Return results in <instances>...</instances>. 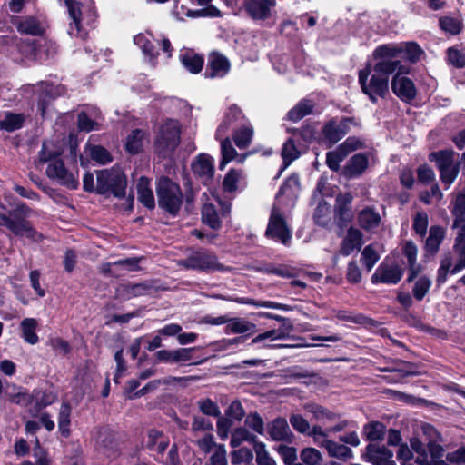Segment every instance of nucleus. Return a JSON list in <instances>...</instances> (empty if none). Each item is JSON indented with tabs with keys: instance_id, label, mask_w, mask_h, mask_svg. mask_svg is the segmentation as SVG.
Instances as JSON below:
<instances>
[{
	"instance_id": "603ef678",
	"label": "nucleus",
	"mask_w": 465,
	"mask_h": 465,
	"mask_svg": "<svg viewBox=\"0 0 465 465\" xmlns=\"http://www.w3.org/2000/svg\"><path fill=\"white\" fill-rule=\"evenodd\" d=\"M134 42L135 45L141 46L143 54L147 55L150 60H153L158 55L153 44L147 40L143 35L140 34L135 35Z\"/></svg>"
},
{
	"instance_id": "dca6fc26",
	"label": "nucleus",
	"mask_w": 465,
	"mask_h": 465,
	"mask_svg": "<svg viewBox=\"0 0 465 465\" xmlns=\"http://www.w3.org/2000/svg\"><path fill=\"white\" fill-rule=\"evenodd\" d=\"M402 275L403 271L399 265H390L382 262L372 274L371 280L374 284L379 282L385 284H397L402 278Z\"/></svg>"
},
{
	"instance_id": "5fc2aeb1",
	"label": "nucleus",
	"mask_w": 465,
	"mask_h": 465,
	"mask_svg": "<svg viewBox=\"0 0 465 465\" xmlns=\"http://www.w3.org/2000/svg\"><path fill=\"white\" fill-rule=\"evenodd\" d=\"M64 2L68 9L69 15L75 25V29L79 32L82 20L81 5L79 2L74 0H64Z\"/></svg>"
},
{
	"instance_id": "052dcab7",
	"label": "nucleus",
	"mask_w": 465,
	"mask_h": 465,
	"mask_svg": "<svg viewBox=\"0 0 465 465\" xmlns=\"http://www.w3.org/2000/svg\"><path fill=\"white\" fill-rule=\"evenodd\" d=\"M431 282L427 277H420L414 284L412 292L416 300L421 301L428 293Z\"/></svg>"
},
{
	"instance_id": "39448f33",
	"label": "nucleus",
	"mask_w": 465,
	"mask_h": 465,
	"mask_svg": "<svg viewBox=\"0 0 465 465\" xmlns=\"http://www.w3.org/2000/svg\"><path fill=\"white\" fill-rule=\"evenodd\" d=\"M158 205L172 216H176L183 203L180 186L168 177H162L156 188Z\"/></svg>"
},
{
	"instance_id": "6ab92c4d",
	"label": "nucleus",
	"mask_w": 465,
	"mask_h": 465,
	"mask_svg": "<svg viewBox=\"0 0 465 465\" xmlns=\"http://www.w3.org/2000/svg\"><path fill=\"white\" fill-rule=\"evenodd\" d=\"M56 395L47 391H34L31 394V406L28 412L32 417H37L40 411L56 401Z\"/></svg>"
},
{
	"instance_id": "680f3d73",
	"label": "nucleus",
	"mask_w": 465,
	"mask_h": 465,
	"mask_svg": "<svg viewBox=\"0 0 465 465\" xmlns=\"http://www.w3.org/2000/svg\"><path fill=\"white\" fill-rule=\"evenodd\" d=\"M241 173L237 170L231 169L225 175L223 187L225 192L232 193L237 190V183L239 182Z\"/></svg>"
},
{
	"instance_id": "8fccbe9b",
	"label": "nucleus",
	"mask_w": 465,
	"mask_h": 465,
	"mask_svg": "<svg viewBox=\"0 0 465 465\" xmlns=\"http://www.w3.org/2000/svg\"><path fill=\"white\" fill-rule=\"evenodd\" d=\"M256 437L251 434L245 428H237L232 433L230 444L232 448L239 447L243 441L255 442Z\"/></svg>"
},
{
	"instance_id": "423d86ee",
	"label": "nucleus",
	"mask_w": 465,
	"mask_h": 465,
	"mask_svg": "<svg viewBox=\"0 0 465 465\" xmlns=\"http://www.w3.org/2000/svg\"><path fill=\"white\" fill-rule=\"evenodd\" d=\"M455 155L453 150H440L429 154V160L436 163L440 180L447 187L454 182L460 172V162L455 161Z\"/></svg>"
},
{
	"instance_id": "f3484780",
	"label": "nucleus",
	"mask_w": 465,
	"mask_h": 465,
	"mask_svg": "<svg viewBox=\"0 0 465 465\" xmlns=\"http://www.w3.org/2000/svg\"><path fill=\"white\" fill-rule=\"evenodd\" d=\"M192 170L203 183L209 184L214 175L213 159L207 153H200L192 163Z\"/></svg>"
},
{
	"instance_id": "864d4df0",
	"label": "nucleus",
	"mask_w": 465,
	"mask_h": 465,
	"mask_svg": "<svg viewBox=\"0 0 465 465\" xmlns=\"http://www.w3.org/2000/svg\"><path fill=\"white\" fill-rule=\"evenodd\" d=\"M256 454L257 465H276L275 460L270 457L266 450L265 444L262 442H256L253 446Z\"/></svg>"
},
{
	"instance_id": "ddd939ff",
	"label": "nucleus",
	"mask_w": 465,
	"mask_h": 465,
	"mask_svg": "<svg viewBox=\"0 0 465 465\" xmlns=\"http://www.w3.org/2000/svg\"><path fill=\"white\" fill-rule=\"evenodd\" d=\"M155 290L153 284L148 281L138 283H122L115 289V297L123 301H128L133 298L151 294Z\"/></svg>"
},
{
	"instance_id": "6e6d98bb",
	"label": "nucleus",
	"mask_w": 465,
	"mask_h": 465,
	"mask_svg": "<svg viewBox=\"0 0 465 465\" xmlns=\"http://www.w3.org/2000/svg\"><path fill=\"white\" fill-rule=\"evenodd\" d=\"M300 155L299 151L297 150L294 141L292 139H288L283 144L282 150V156L285 165H289L293 160L298 158Z\"/></svg>"
},
{
	"instance_id": "20e7f679",
	"label": "nucleus",
	"mask_w": 465,
	"mask_h": 465,
	"mask_svg": "<svg viewBox=\"0 0 465 465\" xmlns=\"http://www.w3.org/2000/svg\"><path fill=\"white\" fill-rule=\"evenodd\" d=\"M126 176L119 168L104 169L96 173L98 194H113L116 198H124L126 194Z\"/></svg>"
},
{
	"instance_id": "13d9d810",
	"label": "nucleus",
	"mask_w": 465,
	"mask_h": 465,
	"mask_svg": "<svg viewBox=\"0 0 465 465\" xmlns=\"http://www.w3.org/2000/svg\"><path fill=\"white\" fill-rule=\"evenodd\" d=\"M197 405L201 412L204 415L215 418L220 417L221 415V411L218 405L209 398L200 400L197 401Z\"/></svg>"
},
{
	"instance_id": "f704fd0d",
	"label": "nucleus",
	"mask_w": 465,
	"mask_h": 465,
	"mask_svg": "<svg viewBox=\"0 0 465 465\" xmlns=\"http://www.w3.org/2000/svg\"><path fill=\"white\" fill-rule=\"evenodd\" d=\"M202 221L213 230L222 226L221 220L215 206L213 203H205L202 208Z\"/></svg>"
},
{
	"instance_id": "a878e982",
	"label": "nucleus",
	"mask_w": 465,
	"mask_h": 465,
	"mask_svg": "<svg viewBox=\"0 0 465 465\" xmlns=\"http://www.w3.org/2000/svg\"><path fill=\"white\" fill-rule=\"evenodd\" d=\"M391 48H400L401 52L397 54L396 57H393L392 60H400V58L404 57L411 61V63L417 62L421 54H423L422 49L419 46L418 44L414 42H408L401 45H389Z\"/></svg>"
},
{
	"instance_id": "393cba45",
	"label": "nucleus",
	"mask_w": 465,
	"mask_h": 465,
	"mask_svg": "<svg viewBox=\"0 0 465 465\" xmlns=\"http://www.w3.org/2000/svg\"><path fill=\"white\" fill-rule=\"evenodd\" d=\"M369 160L364 153L354 154L344 168V174L349 178L358 177L368 168Z\"/></svg>"
},
{
	"instance_id": "412c9836",
	"label": "nucleus",
	"mask_w": 465,
	"mask_h": 465,
	"mask_svg": "<svg viewBox=\"0 0 465 465\" xmlns=\"http://www.w3.org/2000/svg\"><path fill=\"white\" fill-rule=\"evenodd\" d=\"M392 452L384 446L378 444H369L366 447L365 457L368 461L374 465H391L393 464Z\"/></svg>"
},
{
	"instance_id": "7c9ffc66",
	"label": "nucleus",
	"mask_w": 465,
	"mask_h": 465,
	"mask_svg": "<svg viewBox=\"0 0 465 465\" xmlns=\"http://www.w3.org/2000/svg\"><path fill=\"white\" fill-rule=\"evenodd\" d=\"M25 122L24 114L7 112L3 119H0V130L11 133L20 129Z\"/></svg>"
},
{
	"instance_id": "3c124183",
	"label": "nucleus",
	"mask_w": 465,
	"mask_h": 465,
	"mask_svg": "<svg viewBox=\"0 0 465 465\" xmlns=\"http://www.w3.org/2000/svg\"><path fill=\"white\" fill-rule=\"evenodd\" d=\"M300 457L304 465H320L322 461V453L315 448L303 449Z\"/></svg>"
},
{
	"instance_id": "cd10ccee",
	"label": "nucleus",
	"mask_w": 465,
	"mask_h": 465,
	"mask_svg": "<svg viewBox=\"0 0 465 465\" xmlns=\"http://www.w3.org/2000/svg\"><path fill=\"white\" fill-rule=\"evenodd\" d=\"M138 200L148 209L155 207L154 196L150 188V182L145 177H141L137 183Z\"/></svg>"
},
{
	"instance_id": "e433bc0d",
	"label": "nucleus",
	"mask_w": 465,
	"mask_h": 465,
	"mask_svg": "<svg viewBox=\"0 0 465 465\" xmlns=\"http://www.w3.org/2000/svg\"><path fill=\"white\" fill-rule=\"evenodd\" d=\"M22 337L29 344H35L38 342V336L35 333L37 328V321L34 318H25L20 324Z\"/></svg>"
},
{
	"instance_id": "f257e3e1",
	"label": "nucleus",
	"mask_w": 465,
	"mask_h": 465,
	"mask_svg": "<svg viewBox=\"0 0 465 465\" xmlns=\"http://www.w3.org/2000/svg\"><path fill=\"white\" fill-rule=\"evenodd\" d=\"M401 52L400 48H391L381 45L373 52V57L380 59L373 67L367 64L364 69L359 71V84L363 94L369 96L372 103L378 98H384L389 93V77L396 70H401V60H392Z\"/></svg>"
},
{
	"instance_id": "9d476101",
	"label": "nucleus",
	"mask_w": 465,
	"mask_h": 465,
	"mask_svg": "<svg viewBox=\"0 0 465 465\" xmlns=\"http://www.w3.org/2000/svg\"><path fill=\"white\" fill-rule=\"evenodd\" d=\"M352 122V118L343 117L341 120L331 119L325 123L322 130L324 143L329 147L337 143L349 132L350 124Z\"/></svg>"
},
{
	"instance_id": "09e8293b",
	"label": "nucleus",
	"mask_w": 465,
	"mask_h": 465,
	"mask_svg": "<svg viewBox=\"0 0 465 465\" xmlns=\"http://www.w3.org/2000/svg\"><path fill=\"white\" fill-rule=\"evenodd\" d=\"M363 431L369 440H381L384 437L385 426L381 422H371L364 426Z\"/></svg>"
},
{
	"instance_id": "473e14b6",
	"label": "nucleus",
	"mask_w": 465,
	"mask_h": 465,
	"mask_svg": "<svg viewBox=\"0 0 465 465\" xmlns=\"http://www.w3.org/2000/svg\"><path fill=\"white\" fill-rule=\"evenodd\" d=\"M256 325L242 318H231L229 324L226 326V332L232 333H255Z\"/></svg>"
},
{
	"instance_id": "6e6552de",
	"label": "nucleus",
	"mask_w": 465,
	"mask_h": 465,
	"mask_svg": "<svg viewBox=\"0 0 465 465\" xmlns=\"http://www.w3.org/2000/svg\"><path fill=\"white\" fill-rule=\"evenodd\" d=\"M265 236L284 245H289L291 242L292 232L281 210L276 206H273L272 209Z\"/></svg>"
},
{
	"instance_id": "a18cd8bd",
	"label": "nucleus",
	"mask_w": 465,
	"mask_h": 465,
	"mask_svg": "<svg viewBox=\"0 0 465 465\" xmlns=\"http://www.w3.org/2000/svg\"><path fill=\"white\" fill-rule=\"evenodd\" d=\"M439 25L441 30L453 35H459L463 27L461 20L451 16L440 17L439 20Z\"/></svg>"
},
{
	"instance_id": "58836bf2",
	"label": "nucleus",
	"mask_w": 465,
	"mask_h": 465,
	"mask_svg": "<svg viewBox=\"0 0 465 465\" xmlns=\"http://www.w3.org/2000/svg\"><path fill=\"white\" fill-rule=\"evenodd\" d=\"M383 371L387 372H399L402 377L406 376H418L420 375V371H418L417 365L404 361H399L393 367L384 368Z\"/></svg>"
},
{
	"instance_id": "aec40b11",
	"label": "nucleus",
	"mask_w": 465,
	"mask_h": 465,
	"mask_svg": "<svg viewBox=\"0 0 465 465\" xmlns=\"http://www.w3.org/2000/svg\"><path fill=\"white\" fill-rule=\"evenodd\" d=\"M170 439L163 431L150 430L144 441V447L151 452L163 456L164 451L169 447Z\"/></svg>"
},
{
	"instance_id": "4c0bfd02",
	"label": "nucleus",
	"mask_w": 465,
	"mask_h": 465,
	"mask_svg": "<svg viewBox=\"0 0 465 465\" xmlns=\"http://www.w3.org/2000/svg\"><path fill=\"white\" fill-rule=\"evenodd\" d=\"M145 133L141 129H134L126 138L125 148L132 154L141 152L143 145Z\"/></svg>"
},
{
	"instance_id": "69168bd1",
	"label": "nucleus",
	"mask_w": 465,
	"mask_h": 465,
	"mask_svg": "<svg viewBox=\"0 0 465 465\" xmlns=\"http://www.w3.org/2000/svg\"><path fill=\"white\" fill-rule=\"evenodd\" d=\"M278 453L281 455L283 462L286 465H293L296 464L297 460V450L294 447L287 446V445H280L277 448Z\"/></svg>"
},
{
	"instance_id": "a19ab883",
	"label": "nucleus",
	"mask_w": 465,
	"mask_h": 465,
	"mask_svg": "<svg viewBox=\"0 0 465 465\" xmlns=\"http://www.w3.org/2000/svg\"><path fill=\"white\" fill-rule=\"evenodd\" d=\"M86 150L89 152L92 160L97 162L100 164H106L113 161L111 153L101 145H94L88 143Z\"/></svg>"
},
{
	"instance_id": "5701e85b",
	"label": "nucleus",
	"mask_w": 465,
	"mask_h": 465,
	"mask_svg": "<svg viewBox=\"0 0 465 465\" xmlns=\"http://www.w3.org/2000/svg\"><path fill=\"white\" fill-rule=\"evenodd\" d=\"M381 222V214L374 207H365L358 213L357 223L361 229L367 232L377 229Z\"/></svg>"
},
{
	"instance_id": "79ce46f5",
	"label": "nucleus",
	"mask_w": 465,
	"mask_h": 465,
	"mask_svg": "<svg viewBox=\"0 0 465 465\" xmlns=\"http://www.w3.org/2000/svg\"><path fill=\"white\" fill-rule=\"evenodd\" d=\"M451 213L455 217L453 227H459L461 223L465 222V192L457 194Z\"/></svg>"
},
{
	"instance_id": "774afa93",
	"label": "nucleus",
	"mask_w": 465,
	"mask_h": 465,
	"mask_svg": "<svg viewBox=\"0 0 465 465\" xmlns=\"http://www.w3.org/2000/svg\"><path fill=\"white\" fill-rule=\"evenodd\" d=\"M206 465H227L226 450L223 445L217 446Z\"/></svg>"
},
{
	"instance_id": "c756f323",
	"label": "nucleus",
	"mask_w": 465,
	"mask_h": 465,
	"mask_svg": "<svg viewBox=\"0 0 465 465\" xmlns=\"http://www.w3.org/2000/svg\"><path fill=\"white\" fill-rule=\"evenodd\" d=\"M242 112L236 105H232L228 112L225 114V116L223 122L220 124L216 130V138L222 136L226 131L229 129L230 125L234 122L239 121L243 118Z\"/></svg>"
},
{
	"instance_id": "c9c22d12",
	"label": "nucleus",
	"mask_w": 465,
	"mask_h": 465,
	"mask_svg": "<svg viewBox=\"0 0 465 465\" xmlns=\"http://www.w3.org/2000/svg\"><path fill=\"white\" fill-rule=\"evenodd\" d=\"M180 60L190 73L198 74L202 71L203 66V57L200 54L187 52L181 54Z\"/></svg>"
},
{
	"instance_id": "338daca9",
	"label": "nucleus",
	"mask_w": 465,
	"mask_h": 465,
	"mask_svg": "<svg viewBox=\"0 0 465 465\" xmlns=\"http://www.w3.org/2000/svg\"><path fill=\"white\" fill-rule=\"evenodd\" d=\"M245 424L259 434L264 433V421L257 413H250L245 419Z\"/></svg>"
},
{
	"instance_id": "0e129e2a",
	"label": "nucleus",
	"mask_w": 465,
	"mask_h": 465,
	"mask_svg": "<svg viewBox=\"0 0 465 465\" xmlns=\"http://www.w3.org/2000/svg\"><path fill=\"white\" fill-rule=\"evenodd\" d=\"M290 423L292 427L299 433L306 434L310 430L309 421L301 414L292 413L290 416Z\"/></svg>"
},
{
	"instance_id": "2eb2a0df",
	"label": "nucleus",
	"mask_w": 465,
	"mask_h": 465,
	"mask_svg": "<svg viewBox=\"0 0 465 465\" xmlns=\"http://www.w3.org/2000/svg\"><path fill=\"white\" fill-rule=\"evenodd\" d=\"M334 218L337 226L345 227L353 218L351 210L352 195L350 193H340L336 196Z\"/></svg>"
},
{
	"instance_id": "bb28decb",
	"label": "nucleus",
	"mask_w": 465,
	"mask_h": 465,
	"mask_svg": "<svg viewBox=\"0 0 465 465\" xmlns=\"http://www.w3.org/2000/svg\"><path fill=\"white\" fill-rule=\"evenodd\" d=\"M214 297L217 299L232 301L237 303L251 304V305H253L256 307H266V308H271V309H280V310H283V311L292 310V307L287 304L278 303V302H271V301H256L254 299H250V298H226V297L223 296L222 294H217Z\"/></svg>"
},
{
	"instance_id": "f03ea898",
	"label": "nucleus",
	"mask_w": 465,
	"mask_h": 465,
	"mask_svg": "<svg viewBox=\"0 0 465 465\" xmlns=\"http://www.w3.org/2000/svg\"><path fill=\"white\" fill-rule=\"evenodd\" d=\"M30 213L31 209L26 204L19 203L14 209L0 213V220L15 236L25 238L31 242H39L43 239V234L37 232L28 220Z\"/></svg>"
},
{
	"instance_id": "7ed1b4c3",
	"label": "nucleus",
	"mask_w": 465,
	"mask_h": 465,
	"mask_svg": "<svg viewBox=\"0 0 465 465\" xmlns=\"http://www.w3.org/2000/svg\"><path fill=\"white\" fill-rule=\"evenodd\" d=\"M182 124L178 120L166 119L158 129L154 139V151L159 157L170 156L181 143Z\"/></svg>"
},
{
	"instance_id": "37998d69",
	"label": "nucleus",
	"mask_w": 465,
	"mask_h": 465,
	"mask_svg": "<svg viewBox=\"0 0 465 465\" xmlns=\"http://www.w3.org/2000/svg\"><path fill=\"white\" fill-rule=\"evenodd\" d=\"M331 210L330 204L326 202H321L314 211V222L320 226L326 227L331 223Z\"/></svg>"
},
{
	"instance_id": "a211bd4d",
	"label": "nucleus",
	"mask_w": 465,
	"mask_h": 465,
	"mask_svg": "<svg viewBox=\"0 0 465 465\" xmlns=\"http://www.w3.org/2000/svg\"><path fill=\"white\" fill-rule=\"evenodd\" d=\"M363 244V233L361 230L351 226L341 242L339 253L349 256L354 250H360Z\"/></svg>"
},
{
	"instance_id": "4be33fe9",
	"label": "nucleus",
	"mask_w": 465,
	"mask_h": 465,
	"mask_svg": "<svg viewBox=\"0 0 465 465\" xmlns=\"http://www.w3.org/2000/svg\"><path fill=\"white\" fill-rule=\"evenodd\" d=\"M230 70L228 59L217 53H213L208 60V67L205 72L206 77L214 78L225 75Z\"/></svg>"
},
{
	"instance_id": "9b49d317",
	"label": "nucleus",
	"mask_w": 465,
	"mask_h": 465,
	"mask_svg": "<svg viewBox=\"0 0 465 465\" xmlns=\"http://www.w3.org/2000/svg\"><path fill=\"white\" fill-rule=\"evenodd\" d=\"M45 173L50 179L56 180L61 185L69 189H76L79 185L78 179L66 169L61 159H54L49 163Z\"/></svg>"
},
{
	"instance_id": "72a5a7b5",
	"label": "nucleus",
	"mask_w": 465,
	"mask_h": 465,
	"mask_svg": "<svg viewBox=\"0 0 465 465\" xmlns=\"http://www.w3.org/2000/svg\"><path fill=\"white\" fill-rule=\"evenodd\" d=\"M314 103L309 99L300 101L292 110L288 113V119L297 122L304 116L312 113Z\"/></svg>"
},
{
	"instance_id": "de8ad7c7",
	"label": "nucleus",
	"mask_w": 465,
	"mask_h": 465,
	"mask_svg": "<svg viewBox=\"0 0 465 465\" xmlns=\"http://www.w3.org/2000/svg\"><path fill=\"white\" fill-rule=\"evenodd\" d=\"M379 259L380 255L372 244L367 245L361 252V261L368 272L372 270Z\"/></svg>"
},
{
	"instance_id": "1a4fd4ad",
	"label": "nucleus",
	"mask_w": 465,
	"mask_h": 465,
	"mask_svg": "<svg viewBox=\"0 0 465 465\" xmlns=\"http://www.w3.org/2000/svg\"><path fill=\"white\" fill-rule=\"evenodd\" d=\"M401 70L394 72L396 74L391 80V90L402 102L411 103L416 97L417 90L414 83L404 76V74L408 73V69L401 64Z\"/></svg>"
},
{
	"instance_id": "2f4dec72",
	"label": "nucleus",
	"mask_w": 465,
	"mask_h": 465,
	"mask_svg": "<svg viewBox=\"0 0 465 465\" xmlns=\"http://www.w3.org/2000/svg\"><path fill=\"white\" fill-rule=\"evenodd\" d=\"M444 238V230L440 226H431L429 237L425 242L426 251L431 254H435Z\"/></svg>"
},
{
	"instance_id": "0eeeda50",
	"label": "nucleus",
	"mask_w": 465,
	"mask_h": 465,
	"mask_svg": "<svg viewBox=\"0 0 465 465\" xmlns=\"http://www.w3.org/2000/svg\"><path fill=\"white\" fill-rule=\"evenodd\" d=\"M178 265L185 269L198 270L206 272L215 271L227 272L232 268L219 262L215 254L206 251H197L192 252L186 258L178 261Z\"/></svg>"
},
{
	"instance_id": "49530a36",
	"label": "nucleus",
	"mask_w": 465,
	"mask_h": 465,
	"mask_svg": "<svg viewBox=\"0 0 465 465\" xmlns=\"http://www.w3.org/2000/svg\"><path fill=\"white\" fill-rule=\"evenodd\" d=\"M17 29L21 33L32 35H40L43 33V29L39 22L33 16L26 17L25 20L20 22Z\"/></svg>"
},
{
	"instance_id": "bf43d9fd",
	"label": "nucleus",
	"mask_w": 465,
	"mask_h": 465,
	"mask_svg": "<svg viewBox=\"0 0 465 465\" xmlns=\"http://www.w3.org/2000/svg\"><path fill=\"white\" fill-rule=\"evenodd\" d=\"M252 451L248 448H241L231 453V460L233 465L242 463L250 464L252 461Z\"/></svg>"
},
{
	"instance_id": "e2e57ef3",
	"label": "nucleus",
	"mask_w": 465,
	"mask_h": 465,
	"mask_svg": "<svg viewBox=\"0 0 465 465\" xmlns=\"http://www.w3.org/2000/svg\"><path fill=\"white\" fill-rule=\"evenodd\" d=\"M346 157V153H343L339 147L332 152L327 153L326 163L329 168L337 172L340 169V163Z\"/></svg>"
},
{
	"instance_id": "4468645a",
	"label": "nucleus",
	"mask_w": 465,
	"mask_h": 465,
	"mask_svg": "<svg viewBox=\"0 0 465 465\" xmlns=\"http://www.w3.org/2000/svg\"><path fill=\"white\" fill-rule=\"evenodd\" d=\"M266 430L269 437L273 441H281L291 444L295 439V436L292 431L287 420L283 417H277L273 419L267 424Z\"/></svg>"
},
{
	"instance_id": "4d7b16f0",
	"label": "nucleus",
	"mask_w": 465,
	"mask_h": 465,
	"mask_svg": "<svg viewBox=\"0 0 465 465\" xmlns=\"http://www.w3.org/2000/svg\"><path fill=\"white\" fill-rule=\"evenodd\" d=\"M77 126L80 131L86 133L100 129L99 123L92 120L85 112H81L78 114Z\"/></svg>"
},
{
	"instance_id": "f8f14e48",
	"label": "nucleus",
	"mask_w": 465,
	"mask_h": 465,
	"mask_svg": "<svg viewBox=\"0 0 465 465\" xmlns=\"http://www.w3.org/2000/svg\"><path fill=\"white\" fill-rule=\"evenodd\" d=\"M245 13L254 21H265L271 18L276 6V0H243Z\"/></svg>"
},
{
	"instance_id": "c85d7f7f",
	"label": "nucleus",
	"mask_w": 465,
	"mask_h": 465,
	"mask_svg": "<svg viewBox=\"0 0 465 465\" xmlns=\"http://www.w3.org/2000/svg\"><path fill=\"white\" fill-rule=\"evenodd\" d=\"M71 412L72 408L68 402L64 401L61 404L58 414V429L62 436L68 438L71 434Z\"/></svg>"
},
{
	"instance_id": "b1692460",
	"label": "nucleus",
	"mask_w": 465,
	"mask_h": 465,
	"mask_svg": "<svg viewBox=\"0 0 465 465\" xmlns=\"http://www.w3.org/2000/svg\"><path fill=\"white\" fill-rule=\"evenodd\" d=\"M319 446L324 448L331 458L346 461L353 457V451L351 448L329 439H323L319 442Z\"/></svg>"
},
{
	"instance_id": "ea45409f",
	"label": "nucleus",
	"mask_w": 465,
	"mask_h": 465,
	"mask_svg": "<svg viewBox=\"0 0 465 465\" xmlns=\"http://www.w3.org/2000/svg\"><path fill=\"white\" fill-rule=\"evenodd\" d=\"M252 135V126H242L234 131L232 139L239 149H245L251 144Z\"/></svg>"
},
{
	"instance_id": "c03bdc74",
	"label": "nucleus",
	"mask_w": 465,
	"mask_h": 465,
	"mask_svg": "<svg viewBox=\"0 0 465 465\" xmlns=\"http://www.w3.org/2000/svg\"><path fill=\"white\" fill-rule=\"evenodd\" d=\"M303 408L312 413L317 420H334L337 418L336 414L315 403H306Z\"/></svg>"
}]
</instances>
